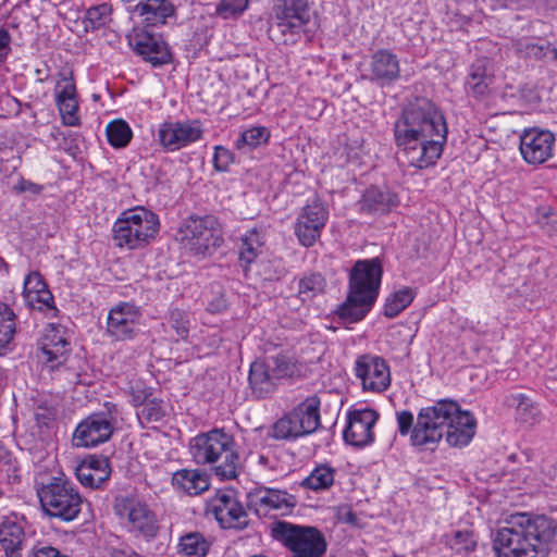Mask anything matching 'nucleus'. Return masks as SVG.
Listing matches in <instances>:
<instances>
[{
    "label": "nucleus",
    "mask_w": 557,
    "mask_h": 557,
    "mask_svg": "<svg viewBox=\"0 0 557 557\" xmlns=\"http://www.w3.org/2000/svg\"><path fill=\"white\" fill-rule=\"evenodd\" d=\"M396 144L410 166L428 169L436 163L447 140V125L436 106L424 98L406 107L394 126Z\"/></svg>",
    "instance_id": "obj_1"
},
{
    "label": "nucleus",
    "mask_w": 557,
    "mask_h": 557,
    "mask_svg": "<svg viewBox=\"0 0 557 557\" xmlns=\"http://www.w3.org/2000/svg\"><path fill=\"white\" fill-rule=\"evenodd\" d=\"M476 420L468 410H461L451 400H440L434 406L422 408L410 436L413 446H425L440 442L443 435L450 446H467L475 435Z\"/></svg>",
    "instance_id": "obj_2"
},
{
    "label": "nucleus",
    "mask_w": 557,
    "mask_h": 557,
    "mask_svg": "<svg viewBox=\"0 0 557 557\" xmlns=\"http://www.w3.org/2000/svg\"><path fill=\"white\" fill-rule=\"evenodd\" d=\"M555 534L552 519L520 512L511 515L497 530L493 548L497 557H545Z\"/></svg>",
    "instance_id": "obj_3"
},
{
    "label": "nucleus",
    "mask_w": 557,
    "mask_h": 557,
    "mask_svg": "<svg viewBox=\"0 0 557 557\" xmlns=\"http://www.w3.org/2000/svg\"><path fill=\"white\" fill-rule=\"evenodd\" d=\"M381 278L377 258L357 261L350 272L347 299L337 310L339 318L348 323L362 320L379 295Z\"/></svg>",
    "instance_id": "obj_4"
},
{
    "label": "nucleus",
    "mask_w": 557,
    "mask_h": 557,
    "mask_svg": "<svg viewBox=\"0 0 557 557\" xmlns=\"http://www.w3.org/2000/svg\"><path fill=\"white\" fill-rule=\"evenodd\" d=\"M189 451L197 465L215 463L219 459L224 461L214 468L215 474L222 480L236 478L238 469V455L232 435L221 429L198 434L189 444Z\"/></svg>",
    "instance_id": "obj_5"
},
{
    "label": "nucleus",
    "mask_w": 557,
    "mask_h": 557,
    "mask_svg": "<svg viewBox=\"0 0 557 557\" xmlns=\"http://www.w3.org/2000/svg\"><path fill=\"white\" fill-rule=\"evenodd\" d=\"M160 222L157 214L145 208L126 210L115 221L113 242L121 249L135 250L147 246L158 234Z\"/></svg>",
    "instance_id": "obj_6"
},
{
    "label": "nucleus",
    "mask_w": 557,
    "mask_h": 557,
    "mask_svg": "<svg viewBox=\"0 0 557 557\" xmlns=\"http://www.w3.org/2000/svg\"><path fill=\"white\" fill-rule=\"evenodd\" d=\"M180 242L194 256L211 255L223 244L222 225L212 214L193 215L178 230Z\"/></svg>",
    "instance_id": "obj_7"
},
{
    "label": "nucleus",
    "mask_w": 557,
    "mask_h": 557,
    "mask_svg": "<svg viewBox=\"0 0 557 557\" xmlns=\"http://www.w3.org/2000/svg\"><path fill=\"white\" fill-rule=\"evenodd\" d=\"M44 511L64 521L74 520L81 512L82 496L75 485L64 478H52L37 488Z\"/></svg>",
    "instance_id": "obj_8"
},
{
    "label": "nucleus",
    "mask_w": 557,
    "mask_h": 557,
    "mask_svg": "<svg viewBox=\"0 0 557 557\" xmlns=\"http://www.w3.org/2000/svg\"><path fill=\"white\" fill-rule=\"evenodd\" d=\"M272 535L290 552V557H323L326 552L325 537L314 527L277 521L272 524Z\"/></svg>",
    "instance_id": "obj_9"
},
{
    "label": "nucleus",
    "mask_w": 557,
    "mask_h": 557,
    "mask_svg": "<svg viewBox=\"0 0 557 557\" xmlns=\"http://www.w3.org/2000/svg\"><path fill=\"white\" fill-rule=\"evenodd\" d=\"M106 412H96L78 423L73 433V444L76 447H96L106 443L112 436L119 408L114 404H106Z\"/></svg>",
    "instance_id": "obj_10"
},
{
    "label": "nucleus",
    "mask_w": 557,
    "mask_h": 557,
    "mask_svg": "<svg viewBox=\"0 0 557 557\" xmlns=\"http://www.w3.org/2000/svg\"><path fill=\"white\" fill-rule=\"evenodd\" d=\"M115 515L121 523L133 533L145 537H153L158 532V522L154 512L139 498L120 496L114 500Z\"/></svg>",
    "instance_id": "obj_11"
},
{
    "label": "nucleus",
    "mask_w": 557,
    "mask_h": 557,
    "mask_svg": "<svg viewBox=\"0 0 557 557\" xmlns=\"http://www.w3.org/2000/svg\"><path fill=\"white\" fill-rule=\"evenodd\" d=\"M329 220L327 207L317 197L304 206L296 219L295 235L305 247H311L320 238Z\"/></svg>",
    "instance_id": "obj_12"
},
{
    "label": "nucleus",
    "mask_w": 557,
    "mask_h": 557,
    "mask_svg": "<svg viewBox=\"0 0 557 557\" xmlns=\"http://www.w3.org/2000/svg\"><path fill=\"white\" fill-rule=\"evenodd\" d=\"M354 372L363 392H385L392 382L389 366L379 356H359L355 361Z\"/></svg>",
    "instance_id": "obj_13"
},
{
    "label": "nucleus",
    "mask_w": 557,
    "mask_h": 557,
    "mask_svg": "<svg viewBox=\"0 0 557 557\" xmlns=\"http://www.w3.org/2000/svg\"><path fill=\"white\" fill-rule=\"evenodd\" d=\"M140 319L138 307L127 301L119 302L108 312L106 335L114 342L131 341L137 334Z\"/></svg>",
    "instance_id": "obj_14"
},
{
    "label": "nucleus",
    "mask_w": 557,
    "mask_h": 557,
    "mask_svg": "<svg viewBox=\"0 0 557 557\" xmlns=\"http://www.w3.org/2000/svg\"><path fill=\"white\" fill-rule=\"evenodd\" d=\"M209 512L223 529L243 530L249 523L248 513L232 491H221L211 499Z\"/></svg>",
    "instance_id": "obj_15"
},
{
    "label": "nucleus",
    "mask_w": 557,
    "mask_h": 557,
    "mask_svg": "<svg viewBox=\"0 0 557 557\" xmlns=\"http://www.w3.org/2000/svg\"><path fill=\"white\" fill-rule=\"evenodd\" d=\"M202 135L203 129L198 120L164 122L158 131L161 146L169 151H176L196 143Z\"/></svg>",
    "instance_id": "obj_16"
},
{
    "label": "nucleus",
    "mask_w": 557,
    "mask_h": 557,
    "mask_svg": "<svg viewBox=\"0 0 557 557\" xmlns=\"http://www.w3.org/2000/svg\"><path fill=\"white\" fill-rule=\"evenodd\" d=\"M555 143L552 132L533 127L521 134L519 149L528 164L540 165L553 157Z\"/></svg>",
    "instance_id": "obj_17"
},
{
    "label": "nucleus",
    "mask_w": 557,
    "mask_h": 557,
    "mask_svg": "<svg viewBox=\"0 0 557 557\" xmlns=\"http://www.w3.org/2000/svg\"><path fill=\"white\" fill-rule=\"evenodd\" d=\"M54 94L55 103L63 124L66 126H78L81 124L78 95L71 73L62 72L59 74Z\"/></svg>",
    "instance_id": "obj_18"
},
{
    "label": "nucleus",
    "mask_w": 557,
    "mask_h": 557,
    "mask_svg": "<svg viewBox=\"0 0 557 557\" xmlns=\"http://www.w3.org/2000/svg\"><path fill=\"white\" fill-rule=\"evenodd\" d=\"M377 418L379 414L373 409L366 408L351 411L343 433L345 442L355 447L371 444L374 440L372 429Z\"/></svg>",
    "instance_id": "obj_19"
},
{
    "label": "nucleus",
    "mask_w": 557,
    "mask_h": 557,
    "mask_svg": "<svg viewBox=\"0 0 557 557\" xmlns=\"http://www.w3.org/2000/svg\"><path fill=\"white\" fill-rule=\"evenodd\" d=\"M273 12L277 21L276 27L283 34H294L309 21L308 0H276Z\"/></svg>",
    "instance_id": "obj_20"
},
{
    "label": "nucleus",
    "mask_w": 557,
    "mask_h": 557,
    "mask_svg": "<svg viewBox=\"0 0 557 557\" xmlns=\"http://www.w3.org/2000/svg\"><path fill=\"white\" fill-rule=\"evenodd\" d=\"M400 77V62L393 51L379 49L370 57L369 75L367 78L377 86L385 87Z\"/></svg>",
    "instance_id": "obj_21"
},
{
    "label": "nucleus",
    "mask_w": 557,
    "mask_h": 557,
    "mask_svg": "<svg viewBox=\"0 0 557 557\" xmlns=\"http://www.w3.org/2000/svg\"><path fill=\"white\" fill-rule=\"evenodd\" d=\"M64 329L60 325L49 324L39 343L40 360L51 369L65 361L69 351V343L64 336Z\"/></svg>",
    "instance_id": "obj_22"
},
{
    "label": "nucleus",
    "mask_w": 557,
    "mask_h": 557,
    "mask_svg": "<svg viewBox=\"0 0 557 557\" xmlns=\"http://www.w3.org/2000/svg\"><path fill=\"white\" fill-rule=\"evenodd\" d=\"M249 504L258 515L265 516L270 511H288L296 505V500L293 495L285 491L258 488L249 494Z\"/></svg>",
    "instance_id": "obj_23"
},
{
    "label": "nucleus",
    "mask_w": 557,
    "mask_h": 557,
    "mask_svg": "<svg viewBox=\"0 0 557 557\" xmlns=\"http://www.w3.org/2000/svg\"><path fill=\"white\" fill-rule=\"evenodd\" d=\"M132 45L134 50L153 66L164 65L171 61L169 48L160 37L140 33L135 36Z\"/></svg>",
    "instance_id": "obj_24"
},
{
    "label": "nucleus",
    "mask_w": 557,
    "mask_h": 557,
    "mask_svg": "<svg viewBox=\"0 0 557 557\" xmlns=\"http://www.w3.org/2000/svg\"><path fill=\"white\" fill-rule=\"evenodd\" d=\"M75 473L84 486L98 488L110 478L108 459L89 456L76 467Z\"/></svg>",
    "instance_id": "obj_25"
},
{
    "label": "nucleus",
    "mask_w": 557,
    "mask_h": 557,
    "mask_svg": "<svg viewBox=\"0 0 557 557\" xmlns=\"http://www.w3.org/2000/svg\"><path fill=\"white\" fill-rule=\"evenodd\" d=\"M23 295L26 304L33 309H53V296L38 272H30L25 277Z\"/></svg>",
    "instance_id": "obj_26"
},
{
    "label": "nucleus",
    "mask_w": 557,
    "mask_h": 557,
    "mask_svg": "<svg viewBox=\"0 0 557 557\" xmlns=\"http://www.w3.org/2000/svg\"><path fill=\"white\" fill-rule=\"evenodd\" d=\"M494 83V73L487 59H476L470 66L466 88L475 98H483L490 94Z\"/></svg>",
    "instance_id": "obj_27"
},
{
    "label": "nucleus",
    "mask_w": 557,
    "mask_h": 557,
    "mask_svg": "<svg viewBox=\"0 0 557 557\" xmlns=\"http://www.w3.org/2000/svg\"><path fill=\"white\" fill-rule=\"evenodd\" d=\"M398 197L391 189L372 186L368 188L359 201L360 211L369 214L386 213L398 206Z\"/></svg>",
    "instance_id": "obj_28"
},
{
    "label": "nucleus",
    "mask_w": 557,
    "mask_h": 557,
    "mask_svg": "<svg viewBox=\"0 0 557 557\" xmlns=\"http://www.w3.org/2000/svg\"><path fill=\"white\" fill-rule=\"evenodd\" d=\"M320 405L319 397L312 395L292 409L302 436L313 433L320 426Z\"/></svg>",
    "instance_id": "obj_29"
},
{
    "label": "nucleus",
    "mask_w": 557,
    "mask_h": 557,
    "mask_svg": "<svg viewBox=\"0 0 557 557\" xmlns=\"http://www.w3.org/2000/svg\"><path fill=\"white\" fill-rule=\"evenodd\" d=\"M172 485L188 495H198L209 488L210 481L200 470L181 469L173 473Z\"/></svg>",
    "instance_id": "obj_30"
},
{
    "label": "nucleus",
    "mask_w": 557,
    "mask_h": 557,
    "mask_svg": "<svg viewBox=\"0 0 557 557\" xmlns=\"http://www.w3.org/2000/svg\"><path fill=\"white\" fill-rule=\"evenodd\" d=\"M507 406L515 408V419L521 424L534 425L541 420L539 406L524 394H510L506 397Z\"/></svg>",
    "instance_id": "obj_31"
},
{
    "label": "nucleus",
    "mask_w": 557,
    "mask_h": 557,
    "mask_svg": "<svg viewBox=\"0 0 557 557\" xmlns=\"http://www.w3.org/2000/svg\"><path fill=\"white\" fill-rule=\"evenodd\" d=\"M134 12L152 25L163 24L174 14V5L169 0H140Z\"/></svg>",
    "instance_id": "obj_32"
},
{
    "label": "nucleus",
    "mask_w": 557,
    "mask_h": 557,
    "mask_svg": "<svg viewBox=\"0 0 557 557\" xmlns=\"http://www.w3.org/2000/svg\"><path fill=\"white\" fill-rule=\"evenodd\" d=\"M271 373L268 362L255 361L251 363L249 383L258 396L263 397L274 391L277 382Z\"/></svg>",
    "instance_id": "obj_33"
},
{
    "label": "nucleus",
    "mask_w": 557,
    "mask_h": 557,
    "mask_svg": "<svg viewBox=\"0 0 557 557\" xmlns=\"http://www.w3.org/2000/svg\"><path fill=\"white\" fill-rule=\"evenodd\" d=\"M209 549L210 543L200 532L182 535L177 544V553L184 557H205Z\"/></svg>",
    "instance_id": "obj_34"
},
{
    "label": "nucleus",
    "mask_w": 557,
    "mask_h": 557,
    "mask_svg": "<svg viewBox=\"0 0 557 557\" xmlns=\"http://www.w3.org/2000/svg\"><path fill=\"white\" fill-rule=\"evenodd\" d=\"M335 473L336 470L330 465H318L309 475L304 479L301 485L314 492L326 491L334 484Z\"/></svg>",
    "instance_id": "obj_35"
},
{
    "label": "nucleus",
    "mask_w": 557,
    "mask_h": 557,
    "mask_svg": "<svg viewBox=\"0 0 557 557\" xmlns=\"http://www.w3.org/2000/svg\"><path fill=\"white\" fill-rule=\"evenodd\" d=\"M267 362L272 371L271 375L276 382L284 379L296 377L301 374V368L297 361L286 355L271 357Z\"/></svg>",
    "instance_id": "obj_36"
},
{
    "label": "nucleus",
    "mask_w": 557,
    "mask_h": 557,
    "mask_svg": "<svg viewBox=\"0 0 557 557\" xmlns=\"http://www.w3.org/2000/svg\"><path fill=\"white\" fill-rule=\"evenodd\" d=\"M414 296V290L407 286L392 293L385 300L383 310L384 315L387 318L397 317L412 302Z\"/></svg>",
    "instance_id": "obj_37"
},
{
    "label": "nucleus",
    "mask_w": 557,
    "mask_h": 557,
    "mask_svg": "<svg viewBox=\"0 0 557 557\" xmlns=\"http://www.w3.org/2000/svg\"><path fill=\"white\" fill-rule=\"evenodd\" d=\"M15 334V313L0 302V356L5 352Z\"/></svg>",
    "instance_id": "obj_38"
},
{
    "label": "nucleus",
    "mask_w": 557,
    "mask_h": 557,
    "mask_svg": "<svg viewBox=\"0 0 557 557\" xmlns=\"http://www.w3.org/2000/svg\"><path fill=\"white\" fill-rule=\"evenodd\" d=\"M325 278L320 273H307L298 281V295L301 300H311L325 289Z\"/></svg>",
    "instance_id": "obj_39"
},
{
    "label": "nucleus",
    "mask_w": 557,
    "mask_h": 557,
    "mask_svg": "<svg viewBox=\"0 0 557 557\" xmlns=\"http://www.w3.org/2000/svg\"><path fill=\"white\" fill-rule=\"evenodd\" d=\"M263 245L260 234L256 230L248 231L242 237L239 247V260L246 265L250 264L258 257Z\"/></svg>",
    "instance_id": "obj_40"
},
{
    "label": "nucleus",
    "mask_w": 557,
    "mask_h": 557,
    "mask_svg": "<svg viewBox=\"0 0 557 557\" xmlns=\"http://www.w3.org/2000/svg\"><path fill=\"white\" fill-rule=\"evenodd\" d=\"M272 436L276 440H296L302 436L292 410L273 424Z\"/></svg>",
    "instance_id": "obj_41"
},
{
    "label": "nucleus",
    "mask_w": 557,
    "mask_h": 557,
    "mask_svg": "<svg viewBox=\"0 0 557 557\" xmlns=\"http://www.w3.org/2000/svg\"><path fill=\"white\" fill-rule=\"evenodd\" d=\"M24 539L22 527L13 521H3L0 524V544L5 552L21 549Z\"/></svg>",
    "instance_id": "obj_42"
},
{
    "label": "nucleus",
    "mask_w": 557,
    "mask_h": 557,
    "mask_svg": "<svg viewBox=\"0 0 557 557\" xmlns=\"http://www.w3.org/2000/svg\"><path fill=\"white\" fill-rule=\"evenodd\" d=\"M270 137L269 131L263 126H253L244 131L235 141L238 150L253 149L265 144Z\"/></svg>",
    "instance_id": "obj_43"
},
{
    "label": "nucleus",
    "mask_w": 557,
    "mask_h": 557,
    "mask_svg": "<svg viewBox=\"0 0 557 557\" xmlns=\"http://www.w3.org/2000/svg\"><path fill=\"white\" fill-rule=\"evenodd\" d=\"M107 137L111 146L122 148L131 141L133 133L128 124L122 120H116L108 124Z\"/></svg>",
    "instance_id": "obj_44"
},
{
    "label": "nucleus",
    "mask_w": 557,
    "mask_h": 557,
    "mask_svg": "<svg viewBox=\"0 0 557 557\" xmlns=\"http://www.w3.org/2000/svg\"><path fill=\"white\" fill-rule=\"evenodd\" d=\"M515 49L518 53L527 58L534 59H543L547 57L549 52L554 54V58L557 57V52L554 48L550 47V44H539L531 41L529 39H519L515 44Z\"/></svg>",
    "instance_id": "obj_45"
},
{
    "label": "nucleus",
    "mask_w": 557,
    "mask_h": 557,
    "mask_svg": "<svg viewBox=\"0 0 557 557\" xmlns=\"http://www.w3.org/2000/svg\"><path fill=\"white\" fill-rule=\"evenodd\" d=\"M111 13L112 9L107 3L89 8L84 17L86 29H99L103 27L110 22Z\"/></svg>",
    "instance_id": "obj_46"
},
{
    "label": "nucleus",
    "mask_w": 557,
    "mask_h": 557,
    "mask_svg": "<svg viewBox=\"0 0 557 557\" xmlns=\"http://www.w3.org/2000/svg\"><path fill=\"white\" fill-rule=\"evenodd\" d=\"M165 414L164 406L161 400L148 399L143 404L137 417L141 423L160 421Z\"/></svg>",
    "instance_id": "obj_47"
},
{
    "label": "nucleus",
    "mask_w": 557,
    "mask_h": 557,
    "mask_svg": "<svg viewBox=\"0 0 557 557\" xmlns=\"http://www.w3.org/2000/svg\"><path fill=\"white\" fill-rule=\"evenodd\" d=\"M448 544L458 553L472 552L476 547V541L473 533L468 530L454 532Z\"/></svg>",
    "instance_id": "obj_48"
},
{
    "label": "nucleus",
    "mask_w": 557,
    "mask_h": 557,
    "mask_svg": "<svg viewBox=\"0 0 557 557\" xmlns=\"http://www.w3.org/2000/svg\"><path fill=\"white\" fill-rule=\"evenodd\" d=\"M171 327L181 338H186L189 332V319L185 311L173 309L169 315Z\"/></svg>",
    "instance_id": "obj_49"
},
{
    "label": "nucleus",
    "mask_w": 557,
    "mask_h": 557,
    "mask_svg": "<svg viewBox=\"0 0 557 557\" xmlns=\"http://www.w3.org/2000/svg\"><path fill=\"white\" fill-rule=\"evenodd\" d=\"M234 161V154L225 147L215 146L213 165L218 171H226Z\"/></svg>",
    "instance_id": "obj_50"
},
{
    "label": "nucleus",
    "mask_w": 557,
    "mask_h": 557,
    "mask_svg": "<svg viewBox=\"0 0 557 557\" xmlns=\"http://www.w3.org/2000/svg\"><path fill=\"white\" fill-rule=\"evenodd\" d=\"M398 431L400 435H407L410 432L412 433L414 426L413 425V414L408 410L398 411L396 413Z\"/></svg>",
    "instance_id": "obj_51"
},
{
    "label": "nucleus",
    "mask_w": 557,
    "mask_h": 557,
    "mask_svg": "<svg viewBox=\"0 0 557 557\" xmlns=\"http://www.w3.org/2000/svg\"><path fill=\"white\" fill-rule=\"evenodd\" d=\"M0 469L7 473L11 471H15L16 469V459L13 457L12 453L5 447L0 445Z\"/></svg>",
    "instance_id": "obj_52"
},
{
    "label": "nucleus",
    "mask_w": 557,
    "mask_h": 557,
    "mask_svg": "<svg viewBox=\"0 0 557 557\" xmlns=\"http://www.w3.org/2000/svg\"><path fill=\"white\" fill-rule=\"evenodd\" d=\"M16 193H30L33 195H38L42 190V186L33 183L30 181L21 178L13 187Z\"/></svg>",
    "instance_id": "obj_53"
},
{
    "label": "nucleus",
    "mask_w": 557,
    "mask_h": 557,
    "mask_svg": "<svg viewBox=\"0 0 557 557\" xmlns=\"http://www.w3.org/2000/svg\"><path fill=\"white\" fill-rule=\"evenodd\" d=\"M227 308V301L224 295L220 294L208 302V310L211 313H220Z\"/></svg>",
    "instance_id": "obj_54"
},
{
    "label": "nucleus",
    "mask_w": 557,
    "mask_h": 557,
    "mask_svg": "<svg viewBox=\"0 0 557 557\" xmlns=\"http://www.w3.org/2000/svg\"><path fill=\"white\" fill-rule=\"evenodd\" d=\"M32 557H64L57 548L52 546L34 547Z\"/></svg>",
    "instance_id": "obj_55"
},
{
    "label": "nucleus",
    "mask_w": 557,
    "mask_h": 557,
    "mask_svg": "<svg viewBox=\"0 0 557 557\" xmlns=\"http://www.w3.org/2000/svg\"><path fill=\"white\" fill-rule=\"evenodd\" d=\"M10 51V35L9 33L0 28V64L7 59Z\"/></svg>",
    "instance_id": "obj_56"
},
{
    "label": "nucleus",
    "mask_w": 557,
    "mask_h": 557,
    "mask_svg": "<svg viewBox=\"0 0 557 557\" xmlns=\"http://www.w3.org/2000/svg\"><path fill=\"white\" fill-rule=\"evenodd\" d=\"M249 0H233L234 10L236 12H244L248 7Z\"/></svg>",
    "instance_id": "obj_57"
},
{
    "label": "nucleus",
    "mask_w": 557,
    "mask_h": 557,
    "mask_svg": "<svg viewBox=\"0 0 557 557\" xmlns=\"http://www.w3.org/2000/svg\"><path fill=\"white\" fill-rule=\"evenodd\" d=\"M20 549H9V552H5L7 557H21Z\"/></svg>",
    "instance_id": "obj_58"
},
{
    "label": "nucleus",
    "mask_w": 557,
    "mask_h": 557,
    "mask_svg": "<svg viewBox=\"0 0 557 557\" xmlns=\"http://www.w3.org/2000/svg\"><path fill=\"white\" fill-rule=\"evenodd\" d=\"M226 9H228V10H230L232 13H234V14H237V13H238V12H236V11L234 10L233 0H227V2H226Z\"/></svg>",
    "instance_id": "obj_59"
},
{
    "label": "nucleus",
    "mask_w": 557,
    "mask_h": 557,
    "mask_svg": "<svg viewBox=\"0 0 557 557\" xmlns=\"http://www.w3.org/2000/svg\"><path fill=\"white\" fill-rule=\"evenodd\" d=\"M259 461H260L261 463H262V462H264V461H265V457H264V456H260V457H259Z\"/></svg>",
    "instance_id": "obj_60"
},
{
    "label": "nucleus",
    "mask_w": 557,
    "mask_h": 557,
    "mask_svg": "<svg viewBox=\"0 0 557 557\" xmlns=\"http://www.w3.org/2000/svg\"><path fill=\"white\" fill-rule=\"evenodd\" d=\"M2 261V259L0 258V262Z\"/></svg>",
    "instance_id": "obj_61"
}]
</instances>
